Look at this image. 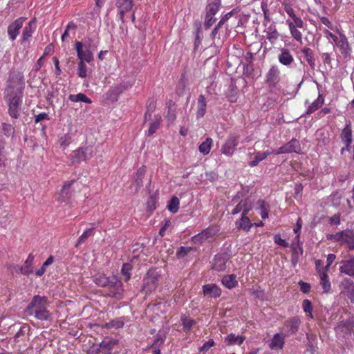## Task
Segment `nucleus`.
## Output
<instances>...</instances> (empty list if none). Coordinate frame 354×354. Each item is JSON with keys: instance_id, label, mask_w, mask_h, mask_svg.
I'll return each instance as SVG.
<instances>
[{"instance_id": "obj_1", "label": "nucleus", "mask_w": 354, "mask_h": 354, "mask_svg": "<svg viewBox=\"0 0 354 354\" xmlns=\"http://www.w3.org/2000/svg\"><path fill=\"white\" fill-rule=\"evenodd\" d=\"M48 304L46 297H41L39 295H35L25 308L24 313L26 316H34L41 321L48 320L50 317V314L47 309Z\"/></svg>"}, {"instance_id": "obj_2", "label": "nucleus", "mask_w": 354, "mask_h": 354, "mask_svg": "<svg viewBox=\"0 0 354 354\" xmlns=\"http://www.w3.org/2000/svg\"><path fill=\"white\" fill-rule=\"evenodd\" d=\"M24 78L22 72L10 71L7 81L6 94L17 93L22 95L24 88Z\"/></svg>"}, {"instance_id": "obj_3", "label": "nucleus", "mask_w": 354, "mask_h": 354, "mask_svg": "<svg viewBox=\"0 0 354 354\" xmlns=\"http://www.w3.org/2000/svg\"><path fill=\"white\" fill-rule=\"evenodd\" d=\"M134 83L135 80H133L127 82L114 84L105 93L106 100L111 102H117L120 95L122 94L125 91L131 88Z\"/></svg>"}, {"instance_id": "obj_4", "label": "nucleus", "mask_w": 354, "mask_h": 354, "mask_svg": "<svg viewBox=\"0 0 354 354\" xmlns=\"http://www.w3.org/2000/svg\"><path fill=\"white\" fill-rule=\"evenodd\" d=\"M93 150L92 147H81L73 151L68 156L71 165H79L83 161H86L93 157Z\"/></svg>"}, {"instance_id": "obj_5", "label": "nucleus", "mask_w": 354, "mask_h": 354, "mask_svg": "<svg viewBox=\"0 0 354 354\" xmlns=\"http://www.w3.org/2000/svg\"><path fill=\"white\" fill-rule=\"evenodd\" d=\"M6 100L8 103V113L12 118L17 119L19 117L22 103V95L17 93L6 94Z\"/></svg>"}, {"instance_id": "obj_6", "label": "nucleus", "mask_w": 354, "mask_h": 354, "mask_svg": "<svg viewBox=\"0 0 354 354\" xmlns=\"http://www.w3.org/2000/svg\"><path fill=\"white\" fill-rule=\"evenodd\" d=\"M107 295L109 297L120 299L122 297L123 288L122 281L115 276L110 277Z\"/></svg>"}, {"instance_id": "obj_7", "label": "nucleus", "mask_w": 354, "mask_h": 354, "mask_svg": "<svg viewBox=\"0 0 354 354\" xmlns=\"http://www.w3.org/2000/svg\"><path fill=\"white\" fill-rule=\"evenodd\" d=\"M266 83L270 88L277 87L281 81V71L276 65L272 66L266 74Z\"/></svg>"}, {"instance_id": "obj_8", "label": "nucleus", "mask_w": 354, "mask_h": 354, "mask_svg": "<svg viewBox=\"0 0 354 354\" xmlns=\"http://www.w3.org/2000/svg\"><path fill=\"white\" fill-rule=\"evenodd\" d=\"M219 229L216 225H211L201 233L194 236L192 239L194 243H202L209 241L210 238L214 237L218 232Z\"/></svg>"}, {"instance_id": "obj_9", "label": "nucleus", "mask_w": 354, "mask_h": 354, "mask_svg": "<svg viewBox=\"0 0 354 354\" xmlns=\"http://www.w3.org/2000/svg\"><path fill=\"white\" fill-rule=\"evenodd\" d=\"M336 32L339 34L338 39L335 41V46L338 48L339 52L344 57L350 56L352 52L351 45L346 35L336 28Z\"/></svg>"}, {"instance_id": "obj_10", "label": "nucleus", "mask_w": 354, "mask_h": 354, "mask_svg": "<svg viewBox=\"0 0 354 354\" xmlns=\"http://www.w3.org/2000/svg\"><path fill=\"white\" fill-rule=\"evenodd\" d=\"M291 153H301L299 141L295 138H292L276 151V155Z\"/></svg>"}, {"instance_id": "obj_11", "label": "nucleus", "mask_w": 354, "mask_h": 354, "mask_svg": "<svg viewBox=\"0 0 354 354\" xmlns=\"http://www.w3.org/2000/svg\"><path fill=\"white\" fill-rule=\"evenodd\" d=\"M75 46L80 62L90 63L93 60V54L89 49V46H85V49L84 50L83 44L81 41H76L75 43Z\"/></svg>"}, {"instance_id": "obj_12", "label": "nucleus", "mask_w": 354, "mask_h": 354, "mask_svg": "<svg viewBox=\"0 0 354 354\" xmlns=\"http://www.w3.org/2000/svg\"><path fill=\"white\" fill-rule=\"evenodd\" d=\"M239 137L236 135H230L221 147L222 153L231 156L239 145Z\"/></svg>"}, {"instance_id": "obj_13", "label": "nucleus", "mask_w": 354, "mask_h": 354, "mask_svg": "<svg viewBox=\"0 0 354 354\" xmlns=\"http://www.w3.org/2000/svg\"><path fill=\"white\" fill-rule=\"evenodd\" d=\"M329 240L335 242H342V243H353V232L351 230H343L337 232L335 234H329L327 236Z\"/></svg>"}, {"instance_id": "obj_14", "label": "nucleus", "mask_w": 354, "mask_h": 354, "mask_svg": "<svg viewBox=\"0 0 354 354\" xmlns=\"http://www.w3.org/2000/svg\"><path fill=\"white\" fill-rule=\"evenodd\" d=\"M35 21L34 20H31L23 29L21 39L20 41L21 45L29 48L30 39L35 30Z\"/></svg>"}, {"instance_id": "obj_15", "label": "nucleus", "mask_w": 354, "mask_h": 354, "mask_svg": "<svg viewBox=\"0 0 354 354\" xmlns=\"http://www.w3.org/2000/svg\"><path fill=\"white\" fill-rule=\"evenodd\" d=\"M25 17H19L13 21L8 27V35L9 39L13 41H15L19 34V30L23 26L25 21Z\"/></svg>"}, {"instance_id": "obj_16", "label": "nucleus", "mask_w": 354, "mask_h": 354, "mask_svg": "<svg viewBox=\"0 0 354 354\" xmlns=\"http://www.w3.org/2000/svg\"><path fill=\"white\" fill-rule=\"evenodd\" d=\"M340 138L346 145L345 147L341 149V153L343 154L345 151H350L351 149V144L352 142V127L350 122L346 124L345 127L342 131Z\"/></svg>"}, {"instance_id": "obj_17", "label": "nucleus", "mask_w": 354, "mask_h": 354, "mask_svg": "<svg viewBox=\"0 0 354 354\" xmlns=\"http://www.w3.org/2000/svg\"><path fill=\"white\" fill-rule=\"evenodd\" d=\"M115 6L118 9L119 19L122 23H124V15L132 10L133 0H117Z\"/></svg>"}, {"instance_id": "obj_18", "label": "nucleus", "mask_w": 354, "mask_h": 354, "mask_svg": "<svg viewBox=\"0 0 354 354\" xmlns=\"http://www.w3.org/2000/svg\"><path fill=\"white\" fill-rule=\"evenodd\" d=\"M76 183V180L73 179L71 180L66 181L59 192V196L57 198L59 202H67L71 198L73 191L72 190L73 185Z\"/></svg>"}, {"instance_id": "obj_19", "label": "nucleus", "mask_w": 354, "mask_h": 354, "mask_svg": "<svg viewBox=\"0 0 354 354\" xmlns=\"http://www.w3.org/2000/svg\"><path fill=\"white\" fill-rule=\"evenodd\" d=\"M286 24L288 26L290 32L291 36L294 39H295L297 41L299 42L300 44L303 43L302 41V33L300 30L297 29V28H304V22L302 20L301 21V25H296V22H292L290 19L286 20Z\"/></svg>"}, {"instance_id": "obj_20", "label": "nucleus", "mask_w": 354, "mask_h": 354, "mask_svg": "<svg viewBox=\"0 0 354 354\" xmlns=\"http://www.w3.org/2000/svg\"><path fill=\"white\" fill-rule=\"evenodd\" d=\"M340 288L342 292L345 294L354 303V283L353 281L348 278L344 279L341 284Z\"/></svg>"}, {"instance_id": "obj_21", "label": "nucleus", "mask_w": 354, "mask_h": 354, "mask_svg": "<svg viewBox=\"0 0 354 354\" xmlns=\"http://www.w3.org/2000/svg\"><path fill=\"white\" fill-rule=\"evenodd\" d=\"M158 279L156 276L148 274L143 280V291L148 294L155 290L158 287Z\"/></svg>"}, {"instance_id": "obj_22", "label": "nucleus", "mask_w": 354, "mask_h": 354, "mask_svg": "<svg viewBox=\"0 0 354 354\" xmlns=\"http://www.w3.org/2000/svg\"><path fill=\"white\" fill-rule=\"evenodd\" d=\"M252 209V204L248 198L241 200L232 211V214L235 215L242 212V215H247Z\"/></svg>"}, {"instance_id": "obj_23", "label": "nucleus", "mask_w": 354, "mask_h": 354, "mask_svg": "<svg viewBox=\"0 0 354 354\" xmlns=\"http://www.w3.org/2000/svg\"><path fill=\"white\" fill-rule=\"evenodd\" d=\"M279 62L284 66H290L294 62V57L288 48H282L278 55Z\"/></svg>"}, {"instance_id": "obj_24", "label": "nucleus", "mask_w": 354, "mask_h": 354, "mask_svg": "<svg viewBox=\"0 0 354 354\" xmlns=\"http://www.w3.org/2000/svg\"><path fill=\"white\" fill-rule=\"evenodd\" d=\"M255 209L259 212L263 219H266L268 218L270 206L264 200L259 199L256 203Z\"/></svg>"}, {"instance_id": "obj_25", "label": "nucleus", "mask_w": 354, "mask_h": 354, "mask_svg": "<svg viewBox=\"0 0 354 354\" xmlns=\"http://www.w3.org/2000/svg\"><path fill=\"white\" fill-rule=\"evenodd\" d=\"M146 174V167L142 165L140 168L138 169L136 174H134V184L136 186V192H138V190L143 185V178Z\"/></svg>"}, {"instance_id": "obj_26", "label": "nucleus", "mask_w": 354, "mask_h": 354, "mask_svg": "<svg viewBox=\"0 0 354 354\" xmlns=\"http://www.w3.org/2000/svg\"><path fill=\"white\" fill-rule=\"evenodd\" d=\"M300 323L301 321L299 317H293L289 319L286 320L284 325L288 328V330L290 334L293 335L298 331Z\"/></svg>"}, {"instance_id": "obj_27", "label": "nucleus", "mask_w": 354, "mask_h": 354, "mask_svg": "<svg viewBox=\"0 0 354 354\" xmlns=\"http://www.w3.org/2000/svg\"><path fill=\"white\" fill-rule=\"evenodd\" d=\"M203 290L205 295L211 297H218L221 294V289L216 284H207L203 286Z\"/></svg>"}, {"instance_id": "obj_28", "label": "nucleus", "mask_w": 354, "mask_h": 354, "mask_svg": "<svg viewBox=\"0 0 354 354\" xmlns=\"http://www.w3.org/2000/svg\"><path fill=\"white\" fill-rule=\"evenodd\" d=\"M207 108V102L203 95H200L197 100V111L196 113V118H202L205 113Z\"/></svg>"}, {"instance_id": "obj_29", "label": "nucleus", "mask_w": 354, "mask_h": 354, "mask_svg": "<svg viewBox=\"0 0 354 354\" xmlns=\"http://www.w3.org/2000/svg\"><path fill=\"white\" fill-rule=\"evenodd\" d=\"M282 6L283 7V9L285 12L288 15V16L292 18V22H296V25H301V21L302 19L295 15V10L292 8V6L284 1L282 3Z\"/></svg>"}, {"instance_id": "obj_30", "label": "nucleus", "mask_w": 354, "mask_h": 354, "mask_svg": "<svg viewBox=\"0 0 354 354\" xmlns=\"http://www.w3.org/2000/svg\"><path fill=\"white\" fill-rule=\"evenodd\" d=\"M34 261V256L30 254L26 260L24 265L19 268L20 272L25 275H28L33 272L32 263Z\"/></svg>"}, {"instance_id": "obj_31", "label": "nucleus", "mask_w": 354, "mask_h": 354, "mask_svg": "<svg viewBox=\"0 0 354 354\" xmlns=\"http://www.w3.org/2000/svg\"><path fill=\"white\" fill-rule=\"evenodd\" d=\"M339 270L342 273L353 276L354 274V258L349 261H342Z\"/></svg>"}, {"instance_id": "obj_32", "label": "nucleus", "mask_w": 354, "mask_h": 354, "mask_svg": "<svg viewBox=\"0 0 354 354\" xmlns=\"http://www.w3.org/2000/svg\"><path fill=\"white\" fill-rule=\"evenodd\" d=\"M324 99L322 94H319L317 100H315L313 102H312L308 107V109L306 112V115H310L314 113L315 111L318 110L324 104Z\"/></svg>"}, {"instance_id": "obj_33", "label": "nucleus", "mask_w": 354, "mask_h": 354, "mask_svg": "<svg viewBox=\"0 0 354 354\" xmlns=\"http://www.w3.org/2000/svg\"><path fill=\"white\" fill-rule=\"evenodd\" d=\"M245 337L242 335H236L234 333H230L225 338V342L228 346L241 345Z\"/></svg>"}, {"instance_id": "obj_34", "label": "nucleus", "mask_w": 354, "mask_h": 354, "mask_svg": "<svg viewBox=\"0 0 354 354\" xmlns=\"http://www.w3.org/2000/svg\"><path fill=\"white\" fill-rule=\"evenodd\" d=\"M162 118L160 115H155L154 118L150 122L148 129V136H151L160 128Z\"/></svg>"}, {"instance_id": "obj_35", "label": "nucleus", "mask_w": 354, "mask_h": 354, "mask_svg": "<svg viewBox=\"0 0 354 354\" xmlns=\"http://www.w3.org/2000/svg\"><path fill=\"white\" fill-rule=\"evenodd\" d=\"M284 345V337L280 335L279 333H277L274 335L270 347L271 349H282Z\"/></svg>"}, {"instance_id": "obj_36", "label": "nucleus", "mask_w": 354, "mask_h": 354, "mask_svg": "<svg viewBox=\"0 0 354 354\" xmlns=\"http://www.w3.org/2000/svg\"><path fill=\"white\" fill-rule=\"evenodd\" d=\"M301 52L304 54L306 62L312 69L315 68V61L313 57V51L312 49L308 47L303 48Z\"/></svg>"}, {"instance_id": "obj_37", "label": "nucleus", "mask_w": 354, "mask_h": 354, "mask_svg": "<svg viewBox=\"0 0 354 354\" xmlns=\"http://www.w3.org/2000/svg\"><path fill=\"white\" fill-rule=\"evenodd\" d=\"M300 245H291V261L294 266L298 263L299 256L302 255L303 254V249Z\"/></svg>"}, {"instance_id": "obj_38", "label": "nucleus", "mask_w": 354, "mask_h": 354, "mask_svg": "<svg viewBox=\"0 0 354 354\" xmlns=\"http://www.w3.org/2000/svg\"><path fill=\"white\" fill-rule=\"evenodd\" d=\"M279 36L280 34L279 33L274 26H270L268 27V30L266 31V37L272 44H274L277 41Z\"/></svg>"}, {"instance_id": "obj_39", "label": "nucleus", "mask_w": 354, "mask_h": 354, "mask_svg": "<svg viewBox=\"0 0 354 354\" xmlns=\"http://www.w3.org/2000/svg\"><path fill=\"white\" fill-rule=\"evenodd\" d=\"M213 146V140L211 138H207L198 147L199 151L203 155H207Z\"/></svg>"}, {"instance_id": "obj_40", "label": "nucleus", "mask_w": 354, "mask_h": 354, "mask_svg": "<svg viewBox=\"0 0 354 354\" xmlns=\"http://www.w3.org/2000/svg\"><path fill=\"white\" fill-rule=\"evenodd\" d=\"M320 285L322 286L324 292H328L330 288V283L326 270L320 271Z\"/></svg>"}, {"instance_id": "obj_41", "label": "nucleus", "mask_w": 354, "mask_h": 354, "mask_svg": "<svg viewBox=\"0 0 354 354\" xmlns=\"http://www.w3.org/2000/svg\"><path fill=\"white\" fill-rule=\"evenodd\" d=\"M68 100L73 102H82L87 104H91L92 102L90 98H88L85 94L81 93L76 95L71 94L68 96Z\"/></svg>"}, {"instance_id": "obj_42", "label": "nucleus", "mask_w": 354, "mask_h": 354, "mask_svg": "<svg viewBox=\"0 0 354 354\" xmlns=\"http://www.w3.org/2000/svg\"><path fill=\"white\" fill-rule=\"evenodd\" d=\"M220 6L221 0H216L214 2L209 3L206 8V15L209 16H214L219 10Z\"/></svg>"}, {"instance_id": "obj_43", "label": "nucleus", "mask_w": 354, "mask_h": 354, "mask_svg": "<svg viewBox=\"0 0 354 354\" xmlns=\"http://www.w3.org/2000/svg\"><path fill=\"white\" fill-rule=\"evenodd\" d=\"M236 225L238 228L248 231L251 228L252 223H251L250 218L247 217V215L243 214L241 215V218L236 223Z\"/></svg>"}, {"instance_id": "obj_44", "label": "nucleus", "mask_w": 354, "mask_h": 354, "mask_svg": "<svg viewBox=\"0 0 354 354\" xmlns=\"http://www.w3.org/2000/svg\"><path fill=\"white\" fill-rule=\"evenodd\" d=\"M222 283L226 288L231 289L236 286L237 281L235 279V276L230 274L223 277Z\"/></svg>"}, {"instance_id": "obj_45", "label": "nucleus", "mask_w": 354, "mask_h": 354, "mask_svg": "<svg viewBox=\"0 0 354 354\" xmlns=\"http://www.w3.org/2000/svg\"><path fill=\"white\" fill-rule=\"evenodd\" d=\"M180 201L177 196H173L169 201L167 206L169 211L173 214L176 213L179 209Z\"/></svg>"}, {"instance_id": "obj_46", "label": "nucleus", "mask_w": 354, "mask_h": 354, "mask_svg": "<svg viewBox=\"0 0 354 354\" xmlns=\"http://www.w3.org/2000/svg\"><path fill=\"white\" fill-rule=\"evenodd\" d=\"M212 268L216 271H223L225 269V261L221 257H216Z\"/></svg>"}, {"instance_id": "obj_47", "label": "nucleus", "mask_w": 354, "mask_h": 354, "mask_svg": "<svg viewBox=\"0 0 354 354\" xmlns=\"http://www.w3.org/2000/svg\"><path fill=\"white\" fill-rule=\"evenodd\" d=\"M118 341L115 339H104L99 345L102 351H111L117 344Z\"/></svg>"}, {"instance_id": "obj_48", "label": "nucleus", "mask_w": 354, "mask_h": 354, "mask_svg": "<svg viewBox=\"0 0 354 354\" xmlns=\"http://www.w3.org/2000/svg\"><path fill=\"white\" fill-rule=\"evenodd\" d=\"M7 163L5 143L0 140V168L5 167Z\"/></svg>"}, {"instance_id": "obj_49", "label": "nucleus", "mask_w": 354, "mask_h": 354, "mask_svg": "<svg viewBox=\"0 0 354 354\" xmlns=\"http://www.w3.org/2000/svg\"><path fill=\"white\" fill-rule=\"evenodd\" d=\"M194 248L189 246H181L179 248V249L177 251L176 257L178 259L184 258L187 255V254L194 250Z\"/></svg>"}, {"instance_id": "obj_50", "label": "nucleus", "mask_w": 354, "mask_h": 354, "mask_svg": "<svg viewBox=\"0 0 354 354\" xmlns=\"http://www.w3.org/2000/svg\"><path fill=\"white\" fill-rule=\"evenodd\" d=\"M132 269V266L129 263H125L123 264L121 272L122 275L124 277V280L127 281L131 278V270Z\"/></svg>"}, {"instance_id": "obj_51", "label": "nucleus", "mask_w": 354, "mask_h": 354, "mask_svg": "<svg viewBox=\"0 0 354 354\" xmlns=\"http://www.w3.org/2000/svg\"><path fill=\"white\" fill-rule=\"evenodd\" d=\"M239 90L236 87L232 86L230 92L227 95V98L230 102H236L237 100V95Z\"/></svg>"}, {"instance_id": "obj_52", "label": "nucleus", "mask_w": 354, "mask_h": 354, "mask_svg": "<svg viewBox=\"0 0 354 354\" xmlns=\"http://www.w3.org/2000/svg\"><path fill=\"white\" fill-rule=\"evenodd\" d=\"M266 159V157L263 154V153L261 152H257L254 154V158L252 160L249 162V165L252 167H255L258 165V164Z\"/></svg>"}, {"instance_id": "obj_53", "label": "nucleus", "mask_w": 354, "mask_h": 354, "mask_svg": "<svg viewBox=\"0 0 354 354\" xmlns=\"http://www.w3.org/2000/svg\"><path fill=\"white\" fill-rule=\"evenodd\" d=\"M76 29H77V26L75 25V24L73 21H70L67 24L66 29L64 30V32L62 35V40L64 41L66 39H67L69 37V31L70 30H72L75 32Z\"/></svg>"}, {"instance_id": "obj_54", "label": "nucleus", "mask_w": 354, "mask_h": 354, "mask_svg": "<svg viewBox=\"0 0 354 354\" xmlns=\"http://www.w3.org/2000/svg\"><path fill=\"white\" fill-rule=\"evenodd\" d=\"M110 277H106L104 275H100L96 277L94 279L95 283L102 287H106L109 285Z\"/></svg>"}, {"instance_id": "obj_55", "label": "nucleus", "mask_w": 354, "mask_h": 354, "mask_svg": "<svg viewBox=\"0 0 354 354\" xmlns=\"http://www.w3.org/2000/svg\"><path fill=\"white\" fill-rule=\"evenodd\" d=\"M77 75L80 77L85 78L87 76V66L84 62H79Z\"/></svg>"}, {"instance_id": "obj_56", "label": "nucleus", "mask_w": 354, "mask_h": 354, "mask_svg": "<svg viewBox=\"0 0 354 354\" xmlns=\"http://www.w3.org/2000/svg\"><path fill=\"white\" fill-rule=\"evenodd\" d=\"M2 131L3 134L7 137L12 136L15 133V129L12 125L6 123L2 124Z\"/></svg>"}, {"instance_id": "obj_57", "label": "nucleus", "mask_w": 354, "mask_h": 354, "mask_svg": "<svg viewBox=\"0 0 354 354\" xmlns=\"http://www.w3.org/2000/svg\"><path fill=\"white\" fill-rule=\"evenodd\" d=\"M182 324L185 328L187 329H190L192 326L195 324V321L191 318H189L186 316L181 317Z\"/></svg>"}, {"instance_id": "obj_58", "label": "nucleus", "mask_w": 354, "mask_h": 354, "mask_svg": "<svg viewBox=\"0 0 354 354\" xmlns=\"http://www.w3.org/2000/svg\"><path fill=\"white\" fill-rule=\"evenodd\" d=\"M302 307H303L304 312L309 313L310 317L311 318H313V316L311 313L312 310H313V307H312L311 302L308 299H304L302 303Z\"/></svg>"}, {"instance_id": "obj_59", "label": "nucleus", "mask_w": 354, "mask_h": 354, "mask_svg": "<svg viewBox=\"0 0 354 354\" xmlns=\"http://www.w3.org/2000/svg\"><path fill=\"white\" fill-rule=\"evenodd\" d=\"M93 235V228H89V229H87L86 230H85L84 232V233L80 236V237L79 238V241H78V243H81L82 242H84L86 241V240L87 239L88 237L91 236Z\"/></svg>"}, {"instance_id": "obj_60", "label": "nucleus", "mask_w": 354, "mask_h": 354, "mask_svg": "<svg viewBox=\"0 0 354 354\" xmlns=\"http://www.w3.org/2000/svg\"><path fill=\"white\" fill-rule=\"evenodd\" d=\"M215 345L214 341L213 339H209L207 342L203 344V345L199 348L200 352H207L212 347Z\"/></svg>"}, {"instance_id": "obj_61", "label": "nucleus", "mask_w": 354, "mask_h": 354, "mask_svg": "<svg viewBox=\"0 0 354 354\" xmlns=\"http://www.w3.org/2000/svg\"><path fill=\"white\" fill-rule=\"evenodd\" d=\"M319 20L320 21L324 24L326 26H327L328 28L333 30H335L336 31V28H337V27H335L332 22L326 17H319Z\"/></svg>"}, {"instance_id": "obj_62", "label": "nucleus", "mask_w": 354, "mask_h": 354, "mask_svg": "<svg viewBox=\"0 0 354 354\" xmlns=\"http://www.w3.org/2000/svg\"><path fill=\"white\" fill-rule=\"evenodd\" d=\"M185 87H186L185 82L183 79H181L179 81L178 85L177 86V88H176L177 94L178 95H183Z\"/></svg>"}, {"instance_id": "obj_63", "label": "nucleus", "mask_w": 354, "mask_h": 354, "mask_svg": "<svg viewBox=\"0 0 354 354\" xmlns=\"http://www.w3.org/2000/svg\"><path fill=\"white\" fill-rule=\"evenodd\" d=\"M300 290L304 293L306 294L310 292V285L308 283L304 282L303 281H300L298 283Z\"/></svg>"}, {"instance_id": "obj_64", "label": "nucleus", "mask_w": 354, "mask_h": 354, "mask_svg": "<svg viewBox=\"0 0 354 354\" xmlns=\"http://www.w3.org/2000/svg\"><path fill=\"white\" fill-rule=\"evenodd\" d=\"M328 223L331 225H338L340 223V214H335L329 218Z\"/></svg>"}]
</instances>
